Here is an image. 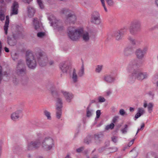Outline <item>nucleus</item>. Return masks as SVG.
I'll return each mask as SVG.
<instances>
[{
	"label": "nucleus",
	"instance_id": "42",
	"mask_svg": "<svg viewBox=\"0 0 158 158\" xmlns=\"http://www.w3.org/2000/svg\"><path fill=\"white\" fill-rule=\"evenodd\" d=\"M138 113H139L141 115H142L144 113V110L142 108H139L138 110Z\"/></svg>",
	"mask_w": 158,
	"mask_h": 158
},
{
	"label": "nucleus",
	"instance_id": "7",
	"mask_svg": "<svg viewBox=\"0 0 158 158\" xmlns=\"http://www.w3.org/2000/svg\"><path fill=\"white\" fill-rule=\"evenodd\" d=\"M127 27H124L120 30L114 31L113 34V35L117 40H121L124 33L127 32Z\"/></svg>",
	"mask_w": 158,
	"mask_h": 158
},
{
	"label": "nucleus",
	"instance_id": "10",
	"mask_svg": "<svg viewBox=\"0 0 158 158\" xmlns=\"http://www.w3.org/2000/svg\"><path fill=\"white\" fill-rule=\"evenodd\" d=\"M148 50L147 48H144L143 49L138 48L135 51V54L137 58L140 59H142L146 54Z\"/></svg>",
	"mask_w": 158,
	"mask_h": 158
},
{
	"label": "nucleus",
	"instance_id": "28",
	"mask_svg": "<svg viewBox=\"0 0 158 158\" xmlns=\"http://www.w3.org/2000/svg\"><path fill=\"white\" fill-rule=\"evenodd\" d=\"M128 39L130 42L133 45H135L136 44L137 41L131 36H129Z\"/></svg>",
	"mask_w": 158,
	"mask_h": 158
},
{
	"label": "nucleus",
	"instance_id": "30",
	"mask_svg": "<svg viewBox=\"0 0 158 158\" xmlns=\"http://www.w3.org/2000/svg\"><path fill=\"white\" fill-rule=\"evenodd\" d=\"M102 68V65H98L95 68V72L97 73H99L101 71Z\"/></svg>",
	"mask_w": 158,
	"mask_h": 158
},
{
	"label": "nucleus",
	"instance_id": "15",
	"mask_svg": "<svg viewBox=\"0 0 158 158\" xmlns=\"http://www.w3.org/2000/svg\"><path fill=\"white\" fill-rule=\"evenodd\" d=\"M33 23L35 29L39 31L41 30V24L40 23L39 21L38 20L37 18H35L33 20Z\"/></svg>",
	"mask_w": 158,
	"mask_h": 158
},
{
	"label": "nucleus",
	"instance_id": "4",
	"mask_svg": "<svg viewBox=\"0 0 158 158\" xmlns=\"http://www.w3.org/2000/svg\"><path fill=\"white\" fill-rule=\"evenodd\" d=\"M141 26L140 21L138 19H135L132 21L129 27V31L132 35H135L140 31Z\"/></svg>",
	"mask_w": 158,
	"mask_h": 158
},
{
	"label": "nucleus",
	"instance_id": "46",
	"mask_svg": "<svg viewBox=\"0 0 158 158\" xmlns=\"http://www.w3.org/2000/svg\"><path fill=\"white\" fill-rule=\"evenodd\" d=\"M5 19V15L2 12H0V19L1 21L4 20Z\"/></svg>",
	"mask_w": 158,
	"mask_h": 158
},
{
	"label": "nucleus",
	"instance_id": "32",
	"mask_svg": "<svg viewBox=\"0 0 158 158\" xmlns=\"http://www.w3.org/2000/svg\"><path fill=\"white\" fill-rule=\"evenodd\" d=\"M155 156V153L154 152H150L148 153L146 157V158H152Z\"/></svg>",
	"mask_w": 158,
	"mask_h": 158
},
{
	"label": "nucleus",
	"instance_id": "64",
	"mask_svg": "<svg viewBox=\"0 0 158 158\" xmlns=\"http://www.w3.org/2000/svg\"><path fill=\"white\" fill-rule=\"evenodd\" d=\"M155 3L156 5L158 6V0H155Z\"/></svg>",
	"mask_w": 158,
	"mask_h": 158
},
{
	"label": "nucleus",
	"instance_id": "25",
	"mask_svg": "<svg viewBox=\"0 0 158 158\" xmlns=\"http://www.w3.org/2000/svg\"><path fill=\"white\" fill-rule=\"evenodd\" d=\"M8 43L10 45L13 46L16 44L15 40V39H12L9 37L7 38Z\"/></svg>",
	"mask_w": 158,
	"mask_h": 158
},
{
	"label": "nucleus",
	"instance_id": "40",
	"mask_svg": "<svg viewBox=\"0 0 158 158\" xmlns=\"http://www.w3.org/2000/svg\"><path fill=\"white\" fill-rule=\"evenodd\" d=\"M106 1L109 6H112L114 5V2L113 0H106Z\"/></svg>",
	"mask_w": 158,
	"mask_h": 158
},
{
	"label": "nucleus",
	"instance_id": "8",
	"mask_svg": "<svg viewBox=\"0 0 158 158\" xmlns=\"http://www.w3.org/2000/svg\"><path fill=\"white\" fill-rule=\"evenodd\" d=\"M48 19L51 21L50 23L51 26H53L55 29H57L58 31H61L64 29V27L60 21L56 19L54 17L51 20L49 18Z\"/></svg>",
	"mask_w": 158,
	"mask_h": 158
},
{
	"label": "nucleus",
	"instance_id": "35",
	"mask_svg": "<svg viewBox=\"0 0 158 158\" xmlns=\"http://www.w3.org/2000/svg\"><path fill=\"white\" fill-rule=\"evenodd\" d=\"M153 107V104L152 103H149L148 106V111L149 113H151L152 111Z\"/></svg>",
	"mask_w": 158,
	"mask_h": 158
},
{
	"label": "nucleus",
	"instance_id": "44",
	"mask_svg": "<svg viewBox=\"0 0 158 158\" xmlns=\"http://www.w3.org/2000/svg\"><path fill=\"white\" fill-rule=\"evenodd\" d=\"M112 141L114 143H116L118 141V137L113 136L111 137Z\"/></svg>",
	"mask_w": 158,
	"mask_h": 158
},
{
	"label": "nucleus",
	"instance_id": "16",
	"mask_svg": "<svg viewBox=\"0 0 158 158\" xmlns=\"http://www.w3.org/2000/svg\"><path fill=\"white\" fill-rule=\"evenodd\" d=\"M61 92L64 95L66 101L69 102H70L71 100L73 98V94L69 92L64 91L63 90H61Z\"/></svg>",
	"mask_w": 158,
	"mask_h": 158
},
{
	"label": "nucleus",
	"instance_id": "18",
	"mask_svg": "<svg viewBox=\"0 0 158 158\" xmlns=\"http://www.w3.org/2000/svg\"><path fill=\"white\" fill-rule=\"evenodd\" d=\"M59 67L60 69L64 73H66L69 67L66 62L64 61L60 64Z\"/></svg>",
	"mask_w": 158,
	"mask_h": 158
},
{
	"label": "nucleus",
	"instance_id": "19",
	"mask_svg": "<svg viewBox=\"0 0 158 158\" xmlns=\"http://www.w3.org/2000/svg\"><path fill=\"white\" fill-rule=\"evenodd\" d=\"M27 11L28 16L31 18L34 16L35 10L33 7L29 6L27 7Z\"/></svg>",
	"mask_w": 158,
	"mask_h": 158
},
{
	"label": "nucleus",
	"instance_id": "54",
	"mask_svg": "<svg viewBox=\"0 0 158 158\" xmlns=\"http://www.w3.org/2000/svg\"><path fill=\"white\" fill-rule=\"evenodd\" d=\"M84 142L87 144H89L90 142L91 141L90 140H89V141L87 140V139H85L84 140Z\"/></svg>",
	"mask_w": 158,
	"mask_h": 158
},
{
	"label": "nucleus",
	"instance_id": "33",
	"mask_svg": "<svg viewBox=\"0 0 158 158\" xmlns=\"http://www.w3.org/2000/svg\"><path fill=\"white\" fill-rule=\"evenodd\" d=\"M114 124L113 123H111L110 124L107 125L105 128V129L107 130L109 129H112L114 128Z\"/></svg>",
	"mask_w": 158,
	"mask_h": 158
},
{
	"label": "nucleus",
	"instance_id": "41",
	"mask_svg": "<svg viewBox=\"0 0 158 158\" xmlns=\"http://www.w3.org/2000/svg\"><path fill=\"white\" fill-rule=\"evenodd\" d=\"M118 116H116L114 117L112 120V123H113L114 124L117 122L118 121Z\"/></svg>",
	"mask_w": 158,
	"mask_h": 158
},
{
	"label": "nucleus",
	"instance_id": "48",
	"mask_svg": "<svg viewBox=\"0 0 158 158\" xmlns=\"http://www.w3.org/2000/svg\"><path fill=\"white\" fill-rule=\"evenodd\" d=\"M100 0L102 2V6H103V7L104 8L105 10V11L106 12H107V10L105 6V4L104 3V0Z\"/></svg>",
	"mask_w": 158,
	"mask_h": 158
},
{
	"label": "nucleus",
	"instance_id": "1",
	"mask_svg": "<svg viewBox=\"0 0 158 158\" xmlns=\"http://www.w3.org/2000/svg\"><path fill=\"white\" fill-rule=\"evenodd\" d=\"M36 58L39 65L41 66L46 65L48 62V59L45 53L41 50L35 52L34 54L30 52H27L26 54V60L28 67L31 69H34L36 67Z\"/></svg>",
	"mask_w": 158,
	"mask_h": 158
},
{
	"label": "nucleus",
	"instance_id": "60",
	"mask_svg": "<svg viewBox=\"0 0 158 158\" xmlns=\"http://www.w3.org/2000/svg\"><path fill=\"white\" fill-rule=\"evenodd\" d=\"M95 102H96V101H95V100H91L90 102V104H91L92 103H95Z\"/></svg>",
	"mask_w": 158,
	"mask_h": 158
},
{
	"label": "nucleus",
	"instance_id": "26",
	"mask_svg": "<svg viewBox=\"0 0 158 158\" xmlns=\"http://www.w3.org/2000/svg\"><path fill=\"white\" fill-rule=\"evenodd\" d=\"M103 137V135L102 134H96L94 135V138L96 140L100 141Z\"/></svg>",
	"mask_w": 158,
	"mask_h": 158
},
{
	"label": "nucleus",
	"instance_id": "51",
	"mask_svg": "<svg viewBox=\"0 0 158 158\" xmlns=\"http://www.w3.org/2000/svg\"><path fill=\"white\" fill-rule=\"evenodd\" d=\"M148 94L149 95L152 97H153L154 95V93L153 91H150L148 93Z\"/></svg>",
	"mask_w": 158,
	"mask_h": 158
},
{
	"label": "nucleus",
	"instance_id": "23",
	"mask_svg": "<svg viewBox=\"0 0 158 158\" xmlns=\"http://www.w3.org/2000/svg\"><path fill=\"white\" fill-rule=\"evenodd\" d=\"M56 117L58 119L60 118L61 114L62 111L61 107L57 106L56 108Z\"/></svg>",
	"mask_w": 158,
	"mask_h": 158
},
{
	"label": "nucleus",
	"instance_id": "11",
	"mask_svg": "<svg viewBox=\"0 0 158 158\" xmlns=\"http://www.w3.org/2000/svg\"><path fill=\"white\" fill-rule=\"evenodd\" d=\"M91 22L94 24H98L100 23V15L97 12H94L92 15Z\"/></svg>",
	"mask_w": 158,
	"mask_h": 158
},
{
	"label": "nucleus",
	"instance_id": "14",
	"mask_svg": "<svg viewBox=\"0 0 158 158\" xmlns=\"http://www.w3.org/2000/svg\"><path fill=\"white\" fill-rule=\"evenodd\" d=\"M76 20V16L75 15L71 13L68 14L66 20V23H69L70 24H74Z\"/></svg>",
	"mask_w": 158,
	"mask_h": 158
},
{
	"label": "nucleus",
	"instance_id": "59",
	"mask_svg": "<svg viewBox=\"0 0 158 158\" xmlns=\"http://www.w3.org/2000/svg\"><path fill=\"white\" fill-rule=\"evenodd\" d=\"M145 125L144 123H142L140 129H142L143 130L144 127Z\"/></svg>",
	"mask_w": 158,
	"mask_h": 158
},
{
	"label": "nucleus",
	"instance_id": "21",
	"mask_svg": "<svg viewBox=\"0 0 158 158\" xmlns=\"http://www.w3.org/2000/svg\"><path fill=\"white\" fill-rule=\"evenodd\" d=\"M72 78L74 83H76L78 81V76L75 69H73L71 76Z\"/></svg>",
	"mask_w": 158,
	"mask_h": 158
},
{
	"label": "nucleus",
	"instance_id": "24",
	"mask_svg": "<svg viewBox=\"0 0 158 158\" xmlns=\"http://www.w3.org/2000/svg\"><path fill=\"white\" fill-rule=\"evenodd\" d=\"M79 77H81L84 74V67L83 62L82 63V64L81 66V68L80 69L78 73Z\"/></svg>",
	"mask_w": 158,
	"mask_h": 158
},
{
	"label": "nucleus",
	"instance_id": "2",
	"mask_svg": "<svg viewBox=\"0 0 158 158\" xmlns=\"http://www.w3.org/2000/svg\"><path fill=\"white\" fill-rule=\"evenodd\" d=\"M137 67V61L136 60H134L129 62L127 67V72L130 73L133 71L132 73L128 77V81L129 83L133 82L136 78L139 80L142 81L148 77L146 73L143 72L138 69H135Z\"/></svg>",
	"mask_w": 158,
	"mask_h": 158
},
{
	"label": "nucleus",
	"instance_id": "52",
	"mask_svg": "<svg viewBox=\"0 0 158 158\" xmlns=\"http://www.w3.org/2000/svg\"><path fill=\"white\" fill-rule=\"evenodd\" d=\"M83 149L84 148L83 147H81L77 149V152H80L82 151L83 150Z\"/></svg>",
	"mask_w": 158,
	"mask_h": 158
},
{
	"label": "nucleus",
	"instance_id": "39",
	"mask_svg": "<svg viewBox=\"0 0 158 158\" xmlns=\"http://www.w3.org/2000/svg\"><path fill=\"white\" fill-rule=\"evenodd\" d=\"M45 35V33L44 32H39L37 34V36L39 38H42Z\"/></svg>",
	"mask_w": 158,
	"mask_h": 158
},
{
	"label": "nucleus",
	"instance_id": "61",
	"mask_svg": "<svg viewBox=\"0 0 158 158\" xmlns=\"http://www.w3.org/2000/svg\"><path fill=\"white\" fill-rule=\"evenodd\" d=\"M129 110L131 112H133L134 110V108L133 107H130V108Z\"/></svg>",
	"mask_w": 158,
	"mask_h": 158
},
{
	"label": "nucleus",
	"instance_id": "57",
	"mask_svg": "<svg viewBox=\"0 0 158 158\" xmlns=\"http://www.w3.org/2000/svg\"><path fill=\"white\" fill-rule=\"evenodd\" d=\"M23 1L25 2H27L28 3H29L31 1V0H23Z\"/></svg>",
	"mask_w": 158,
	"mask_h": 158
},
{
	"label": "nucleus",
	"instance_id": "45",
	"mask_svg": "<svg viewBox=\"0 0 158 158\" xmlns=\"http://www.w3.org/2000/svg\"><path fill=\"white\" fill-rule=\"evenodd\" d=\"M99 102H103L105 101V99L101 96H99L98 97Z\"/></svg>",
	"mask_w": 158,
	"mask_h": 158
},
{
	"label": "nucleus",
	"instance_id": "37",
	"mask_svg": "<svg viewBox=\"0 0 158 158\" xmlns=\"http://www.w3.org/2000/svg\"><path fill=\"white\" fill-rule=\"evenodd\" d=\"M128 125L125 124L124 126V127L122 129L121 131L123 134H125L127 133V130Z\"/></svg>",
	"mask_w": 158,
	"mask_h": 158
},
{
	"label": "nucleus",
	"instance_id": "22",
	"mask_svg": "<svg viewBox=\"0 0 158 158\" xmlns=\"http://www.w3.org/2000/svg\"><path fill=\"white\" fill-rule=\"evenodd\" d=\"M132 51L133 49L132 47H127L124 50V54L126 56H128L131 54Z\"/></svg>",
	"mask_w": 158,
	"mask_h": 158
},
{
	"label": "nucleus",
	"instance_id": "31",
	"mask_svg": "<svg viewBox=\"0 0 158 158\" xmlns=\"http://www.w3.org/2000/svg\"><path fill=\"white\" fill-rule=\"evenodd\" d=\"M44 114L45 116L47 118V119L48 120H51V117L50 115V113L46 110H45L44 112Z\"/></svg>",
	"mask_w": 158,
	"mask_h": 158
},
{
	"label": "nucleus",
	"instance_id": "62",
	"mask_svg": "<svg viewBox=\"0 0 158 158\" xmlns=\"http://www.w3.org/2000/svg\"><path fill=\"white\" fill-rule=\"evenodd\" d=\"M112 149H113V151H112V152H116L117 150V148H114Z\"/></svg>",
	"mask_w": 158,
	"mask_h": 158
},
{
	"label": "nucleus",
	"instance_id": "58",
	"mask_svg": "<svg viewBox=\"0 0 158 158\" xmlns=\"http://www.w3.org/2000/svg\"><path fill=\"white\" fill-rule=\"evenodd\" d=\"M4 49H5V50L6 52H9V49L7 47H5Z\"/></svg>",
	"mask_w": 158,
	"mask_h": 158
},
{
	"label": "nucleus",
	"instance_id": "43",
	"mask_svg": "<svg viewBox=\"0 0 158 158\" xmlns=\"http://www.w3.org/2000/svg\"><path fill=\"white\" fill-rule=\"evenodd\" d=\"M3 76V75L2 73V66L0 65V83H1Z\"/></svg>",
	"mask_w": 158,
	"mask_h": 158
},
{
	"label": "nucleus",
	"instance_id": "63",
	"mask_svg": "<svg viewBox=\"0 0 158 158\" xmlns=\"http://www.w3.org/2000/svg\"><path fill=\"white\" fill-rule=\"evenodd\" d=\"M54 63V62L52 60H51L49 62V64L50 65H52Z\"/></svg>",
	"mask_w": 158,
	"mask_h": 158
},
{
	"label": "nucleus",
	"instance_id": "13",
	"mask_svg": "<svg viewBox=\"0 0 158 158\" xmlns=\"http://www.w3.org/2000/svg\"><path fill=\"white\" fill-rule=\"evenodd\" d=\"M23 114L21 110H17L13 113L11 115V118L14 121L17 120L19 118H21Z\"/></svg>",
	"mask_w": 158,
	"mask_h": 158
},
{
	"label": "nucleus",
	"instance_id": "3",
	"mask_svg": "<svg viewBox=\"0 0 158 158\" xmlns=\"http://www.w3.org/2000/svg\"><path fill=\"white\" fill-rule=\"evenodd\" d=\"M68 34L69 37L73 41H76L81 37L85 42L88 41L89 39V33L84 32L82 28L76 29L74 27H69L68 29Z\"/></svg>",
	"mask_w": 158,
	"mask_h": 158
},
{
	"label": "nucleus",
	"instance_id": "34",
	"mask_svg": "<svg viewBox=\"0 0 158 158\" xmlns=\"http://www.w3.org/2000/svg\"><path fill=\"white\" fill-rule=\"evenodd\" d=\"M86 116L87 117H90L92 115V110H89V107L88 106L86 109Z\"/></svg>",
	"mask_w": 158,
	"mask_h": 158
},
{
	"label": "nucleus",
	"instance_id": "53",
	"mask_svg": "<svg viewBox=\"0 0 158 158\" xmlns=\"http://www.w3.org/2000/svg\"><path fill=\"white\" fill-rule=\"evenodd\" d=\"M111 91L110 90H108L106 92V93L107 96H109L111 94Z\"/></svg>",
	"mask_w": 158,
	"mask_h": 158
},
{
	"label": "nucleus",
	"instance_id": "56",
	"mask_svg": "<svg viewBox=\"0 0 158 158\" xmlns=\"http://www.w3.org/2000/svg\"><path fill=\"white\" fill-rule=\"evenodd\" d=\"M133 154H135V156H132V158L135 157H136L137 156V153L136 151H134L133 152ZM131 155H132V154H131Z\"/></svg>",
	"mask_w": 158,
	"mask_h": 158
},
{
	"label": "nucleus",
	"instance_id": "9",
	"mask_svg": "<svg viewBox=\"0 0 158 158\" xmlns=\"http://www.w3.org/2000/svg\"><path fill=\"white\" fill-rule=\"evenodd\" d=\"M41 139L39 138L34 141L28 143L27 146V148L29 150L36 149L41 145Z\"/></svg>",
	"mask_w": 158,
	"mask_h": 158
},
{
	"label": "nucleus",
	"instance_id": "50",
	"mask_svg": "<svg viewBox=\"0 0 158 158\" xmlns=\"http://www.w3.org/2000/svg\"><path fill=\"white\" fill-rule=\"evenodd\" d=\"M141 115V114H140L139 113H138L137 112L135 115V120L136 119L139 117Z\"/></svg>",
	"mask_w": 158,
	"mask_h": 158
},
{
	"label": "nucleus",
	"instance_id": "6",
	"mask_svg": "<svg viewBox=\"0 0 158 158\" xmlns=\"http://www.w3.org/2000/svg\"><path fill=\"white\" fill-rule=\"evenodd\" d=\"M54 145L53 139L50 137H47L45 138L42 142L43 148L46 150H51Z\"/></svg>",
	"mask_w": 158,
	"mask_h": 158
},
{
	"label": "nucleus",
	"instance_id": "36",
	"mask_svg": "<svg viewBox=\"0 0 158 158\" xmlns=\"http://www.w3.org/2000/svg\"><path fill=\"white\" fill-rule=\"evenodd\" d=\"M37 3L40 8L42 9L44 8V6L41 0H36Z\"/></svg>",
	"mask_w": 158,
	"mask_h": 158
},
{
	"label": "nucleus",
	"instance_id": "17",
	"mask_svg": "<svg viewBox=\"0 0 158 158\" xmlns=\"http://www.w3.org/2000/svg\"><path fill=\"white\" fill-rule=\"evenodd\" d=\"M104 81L107 83H111L114 81L115 78L110 75H106L104 77Z\"/></svg>",
	"mask_w": 158,
	"mask_h": 158
},
{
	"label": "nucleus",
	"instance_id": "27",
	"mask_svg": "<svg viewBox=\"0 0 158 158\" xmlns=\"http://www.w3.org/2000/svg\"><path fill=\"white\" fill-rule=\"evenodd\" d=\"M56 102V107L57 106L61 107V108H62V102L61 99L58 97L57 98Z\"/></svg>",
	"mask_w": 158,
	"mask_h": 158
},
{
	"label": "nucleus",
	"instance_id": "49",
	"mask_svg": "<svg viewBox=\"0 0 158 158\" xmlns=\"http://www.w3.org/2000/svg\"><path fill=\"white\" fill-rule=\"evenodd\" d=\"M134 139H133L130 142L128 143V147H130L131 146L133 143L134 141Z\"/></svg>",
	"mask_w": 158,
	"mask_h": 158
},
{
	"label": "nucleus",
	"instance_id": "20",
	"mask_svg": "<svg viewBox=\"0 0 158 158\" xmlns=\"http://www.w3.org/2000/svg\"><path fill=\"white\" fill-rule=\"evenodd\" d=\"M9 23V16L7 15L6 16V19L5 24L4 27V29L5 31V34L7 35V30L8 29V25Z\"/></svg>",
	"mask_w": 158,
	"mask_h": 158
},
{
	"label": "nucleus",
	"instance_id": "29",
	"mask_svg": "<svg viewBox=\"0 0 158 158\" xmlns=\"http://www.w3.org/2000/svg\"><path fill=\"white\" fill-rule=\"evenodd\" d=\"M61 13L63 14H65L66 15H67L70 14H71L70 13V10H69V9L67 8H64L61 11Z\"/></svg>",
	"mask_w": 158,
	"mask_h": 158
},
{
	"label": "nucleus",
	"instance_id": "5",
	"mask_svg": "<svg viewBox=\"0 0 158 158\" xmlns=\"http://www.w3.org/2000/svg\"><path fill=\"white\" fill-rule=\"evenodd\" d=\"M16 72L19 76H22L25 75L26 73V69L24 61L20 60L18 63Z\"/></svg>",
	"mask_w": 158,
	"mask_h": 158
},
{
	"label": "nucleus",
	"instance_id": "38",
	"mask_svg": "<svg viewBox=\"0 0 158 158\" xmlns=\"http://www.w3.org/2000/svg\"><path fill=\"white\" fill-rule=\"evenodd\" d=\"M119 113L120 115L123 116H124V115H127V114L123 109H121L119 111Z\"/></svg>",
	"mask_w": 158,
	"mask_h": 158
},
{
	"label": "nucleus",
	"instance_id": "47",
	"mask_svg": "<svg viewBox=\"0 0 158 158\" xmlns=\"http://www.w3.org/2000/svg\"><path fill=\"white\" fill-rule=\"evenodd\" d=\"M96 118H98L101 114V111L100 110H98L96 112Z\"/></svg>",
	"mask_w": 158,
	"mask_h": 158
},
{
	"label": "nucleus",
	"instance_id": "55",
	"mask_svg": "<svg viewBox=\"0 0 158 158\" xmlns=\"http://www.w3.org/2000/svg\"><path fill=\"white\" fill-rule=\"evenodd\" d=\"M2 142L0 141V156L1 155L2 151Z\"/></svg>",
	"mask_w": 158,
	"mask_h": 158
},
{
	"label": "nucleus",
	"instance_id": "12",
	"mask_svg": "<svg viewBox=\"0 0 158 158\" xmlns=\"http://www.w3.org/2000/svg\"><path fill=\"white\" fill-rule=\"evenodd\" d=\"M19 5L17 2H14L11 7L10 16L17 15L18 13Z\"/></svg>",
	"mask_w": 158,
	"mask_h": 158
}]
</instances>
